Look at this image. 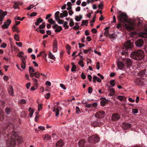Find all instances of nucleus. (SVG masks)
<instances>
[{
  "mask_svg": "<svg viewBox=\"0 0 147 147\" xmlns=\"http://www.w3.org/2000/svg\"><path fill=\"white\" fill-rule=\"evenodd\" d=\"M128 18L126 14L122 13L119 14L118 16L119 20L122 22H125L126 23L125 24V28L129 30H133L135 29L136 26V24L133 22H129L127 20Z\"/></svg>",
  "mask_w": 147,
  "mask_h": 147,
  "instance_id": "nucleus-1",
  "label": "nucleus"
},
{
  "mask_svg": "<svg viewBox=\"0 0 147 147\" xmlns=\"http://www.w3.org/2000/svg\"><path fill=\"white\" fill-rule=\"evenodd\" d=\"M130 55L131 58L137 60H141L144 57V52L141 50L134 51L131 53Z\"/></svg>",
  "mask_w": 147,
  "mask_h": 147,
  "instance_id": "nucleus-2",
  "label": "nucleus"
},
{
  "mask_svg": "<svg viewBox=\"0 0 147 147\" xmlns=\"http://www.w3.org/2000/svg\"><path fill=\"white\" fill-rule=\"evenodd\" d=\"M133 45V44L130 40H128L126 41L122 49L121 54L123 55H126L128 53V50L132 48Z\"/></svg>",
  "mask_w": 147,
  "mask_h": 147,
  "instance_id": "nucleus-3",
  "label": "nucleus"
},
{
  "mask_svg": "<svg viewBox=\"0 0 147 147\" xmlns=\"http://www.w3.org/2000/svg\"><path fill=\"white\" fill-rule=\"evenodd\" d=\"M24 53L22 52H20L19 54L17 55V56L21 58V61H22V62L21 64V67L23 69H24L26 68V58H27V57L26 56H25V57H23L22 55Z\"/></svg>",
  "mask_w": 147,
  "mask_h": 147,
  "instance_id": "nucleus-4",
  "label": "nucleus"
},
{
  "mask_svg": "<svg viewBox=\"0 0 147 147\" xmlns=\"http://www.w3.org/2000/svg\"><path fill=\"white\" fill-rule=\"evenodd\" d=\"M100 138L97 135H92L88 138V142L90 143H94L98 142Z\"/></svg>",
  "mask_w": 147,
  "mask_h": 147,
  "instance_id": "nucleus-5",
  "label": "nucleus"
},
{
  "mask_svg": "<svg viewBox=\"0 0 147 147\" xmlns=\"http://www.w3.org/2000/svg\"><path fill=\"white\" fill-rule=\"evenodd\" d=\"M7 146L8 147H13L16 145V142L14 139L12 138L7 141Z\"/></svg>",
  "mask_w": 147,
  "mask_h": 147,
  "instance_id": "nucleus-6",
  "label": "nucleus"
},
{
  "mask_svg": "<svg viewBox=\"0 0 147 147\" xmlns=\"http://www.w3.org/2000/svg\"><path fill=\"white\" fill-rule=\"evenodd\" d=\"M100 119H97L95 121L91 123V125L94 127H96L101 126L103 124V123L100 120Z\"/></svg>",
  "mask_w": 147,
  "mask_h": 147,
  "instance_id": "nucleus-7",
  "label": "nucleus"
},
{
  "mask_svg": "<svg viewBox=\"0 0 147 147\" xmlns=\"http://www.w3.org/2000/svg\"><path fill=\"white\" fill-rule=\"evenodd\" d=\"M105 114V112L103 111H100L96 113L95 115V116L98 119H100L104 117V115Z\"/></svg>",
  "mask_w": 147,
  "mask_h": 147,
  "instance_id": "nucleus-8",
  "label": "nucleus"
},
{
  "mask_svg": "<svg viewBox=\"0 0 147 147\" xmlns=\"http://www.w3.org/2000/svg\"><path fill=\"white\" fill-rule=\"evenodd\" d=\"M144 43V41L142 39H138L135 42V44L137 47L140 48L143 46Z\"/></svg>",
  "mask_w": 147,
  "mask_h": 147,
  "instance_id": "nucleus-9",
  "label": "nucleus"
},
{
  "mask_svg": "<svg viewBox=\"0 0 147 147\" xmlns=\"http://www.w3.org/2000/svg\"><path fill=\"white\" fill-rule=\"evenodd\" d=\"M11 20L9 19H8L6 22H4V24L2 26L1 28L3 29L8 28L9 27V26L11 23Z\"/></svg>",
  "mask_w": 147,
  "mask_h": 147,
  "instance_id": "nucleus-10",
  "label": "nucleus"
},
{
  "mask_svg": "<svg viewBox=\"0 0 147 147\" xmlns=\"http://www.w3.org/2000/svg\"><path fill=\"white\" fill-rule=\"evenodd\" d=\"M62 108L59 106H58L57 107H54L53 109V111L55 112V116H57L59 114V112L62 110Z\"/></svg>",
  "mask_w": 147,
  "mask_h": 147,
  "instance_id": "nucleus-11",
  "label": "nucleus"
},
{
  "mask_svg": "<svg viewBox=\"0 0 147 147\" xmlns=\"http://www.w3.org/2000/svg\"><path fill=\"white\" fill-rule=\"evenodd\" d=\"M125 64L127 66H131L132 64V60L130 59H125L123 61Z\"/></svg>",
  "mask_w": 147,
  "mask_h": 147,
  "instance_id": "nucleus-12",
  "label": "nucleus"
},
{
  "mask_svg": "<svg viewBox=\"0 0 147 147\" xmlns=\"http://www.w3.org/2000/svg\"><path fill=\"white\" fill-rule=\"evenodd\" d=\"M120 118V115L116 113H114L112 114L111 119L113 121H117Z\"/></svg>",
  "mask_w": 147,
  "mask_h": 147,
  "instance_id": "nucleus-13",
  "label": "nucleus"
},
{
  "mask_svg": "<svg viewBox=\"0 0 147 147\" xmlns=\"http://www.w3.org/2000/svg\"><path fill=\"white\" fill-rule=\"evenodd\" d=\"M52 28L55 29L56 32H60L62 30V28L61 26H58L57 24H55L52 26Z\"/></svg>",
  "mask_w": 147,
  "mask_h": 147,
  "instance_id": "nucleus-14",
  "label": "nucleus"
},
{
  "mask_svg": "<svg viewBox=\"0 0 147 147\" xmlns=\"http://www.w3.org/2000/svg\"><path fill=\"white\" fill-rule=\"evenodd\" d=\"M7 14L6 12H4L1 10H0V21L2 22L5 16Z\"/></svg>",
  "mask_w": 147,
  "mask_h": 147,
  "instance_id": "nucleus-15",
  "label": "nucleus"
},
{
  "mask_svg": "<svg viewBox=\"0 0 147 147\" xmlns=\"http://www.w3.org/2000/svg\"><path fill=\"white\" fill-rule=\"evenodd\" d=\"M131 127V124L129 123L124 122L122 123V127L125 130L128 129Z\"/></svg>",
  "mask_w": 147,
  "mask_h": 147,
  "instance_id": "nucleus-16",
  "label": "nucleus"
},
{
  "mask_svg": "<svg viewBox=\"0 0 147 147\" xmlns=\"http://www.w3.org/2000/svg\"><path fill=\"white\" fill-rule=\"evenodd\" d=\"M134 82L136 85L139 86H143L144 84L143 82L141 81L140 79H137L135 80Z\"/></svg>",
  "mask_w": 147,
  "mask_h": 147,
  "instance_id": "nucleus-17",
  "label": "nucleus"
},
{
  "mask_svg": "<svg viewBox=\"0 0 147 147\" xmlns=\"http://www.w3.org/2000/svg\"><path fill=\"white\" fill-rule=\"evenodd\" d=\"M85 140L83 139L79 142V147H86L85 146ZM86 147H88L86 146Z\"/></svg>",
  "mask_w": 147,
  "mask_h": 147,
  "instance_id": "nucleus-18",
  "label": "nucleus"
},
{
  "mask_svg": "<svg viewBox=\"0 0 147 147\" xmlns=\"http://www.w3.org/2000/svg\"><path fill=\"white\" fill-rule=\"evenodd\" d=\"M117 65L118 68L120 69H122L124 67V64L121 61H119L117 63Z\"/></svg>",
  "mask_w": 147,
  "mask_h": 147,
  "instance_id": "nucleus-19",
  "label": "nucleus"
},
{
  "mask_svg": "<svg viewBox=\"0 0 147 147\" xmlns=\"http://www.w3.org/2000/svg\"><path fill=\"white\" fill-rule=\"evenodd\" d=\"M102 98L103 100L100 102V104L103 107L105 105L106 103L108 102V100L105 98Z\"/></svg>",
  "mask_w": 147,
  "mask_h": 147,
  "instance_id": "nucleus-20",
  "label": "nucleus"
},
{
  "mask_svg": "<svg viewBox=\"0 0 147 147\" xmlns=\"http://www.w3.org/2000/svg\"><path fill=\"white\" fill-rule=\"evenodd\" d=\"M62 13H61L60 14V17L63 18V17H66L68 15V13L66 11H62Z\"/></svg>",
  "mask_w": 147,
  "mask_h": 147,
  "instance_id": "nucleus-21",
  "label": "nucleus"
},
{
  "mask_svg": "<svg viewBox=\"0 0 147 147\" xmlns=\"http://www.w3.org/2000/svg\"><path fill=\"white\" fill-rule=\"evenodd\" d=\"M8 92L9 94L12 96H13V90L12 87L11 86H10L8 89Z\"/></svg>",
  "mask_w": 147,
  "mask_h": 147,
  "instance_id": "nucleus-22",
  "label": "nucleus"
},
{
  "mask_svg": "<svg viewBox=\"0 0 147 147\" xmlns=\"http://www.w3.org/2000/svg\"><path fill=\"white\" fill-rule=\"evenodd\" d=\"M64 145L63 142L62 140L58 141L56 144V146L57 147H60L63 146Z\"/></svg>",
  "mask_w": 147,
  "mask_h": 147,
  "instance_id": "nucleus-23",
  "label": "nucleus"
},
{
  "mask_svg": "<svg viewBox=\"0 0 147 147\" xmlns=\"http://www.w3.org/2000/svg\"><path fill=\"white\" fill-rule=\"evenodd\" d=\"M71 2H68L67 3V5L68 6V7L67 8V9L68 10H70L71 8V6L72 5L71 3H74V0H71Z\"/></svg>",
  "mask_w": 147,
  "mask_h": 147,
  "instance_id": "nucleus-24",
  "label": "nucleus"
},
{
  "mask_svg": "<svg viewBox=\"0 0 147 147\" xmlns=\"http://www.w3.org/2000/svg\"><path fill=\"white\" fill-rule=\"evenodd\" d=\"M53 49L54 52H56L57 51V45L56 41L54 42L53 46Z\"/></svg>",
  "mask_w": 147,
  "mask_h": 147,
  "instance_id": "nucleus-25",
  "label": "nucleus"
},
{
  "mask_svg": "<svg viewBox=\"0 0 147 147\" xmlns=\"http://www.w3.org/2000/svg\"><path fill=\"white\" fill-rule=\"evenodd\" d=\"M109 28V27H107L105 29V31L104 32V35L106 36H109L110 35L108 31V29Z\"/></svg>",
  "mask_w": 147,
  "mask_h": 147,
  "instance_id": "nucleus-26",
  "label": "nucleus"
},
{
  "mask_svg": "<svg viewBox=\"0 0 147 147\" xmlns=\"http://www.w3.org/2000/svg\"><path fill=\"white\" fill-rule=\"evenodd\" d=\"M43 20L39 18L37 20L36 22L35 23V24L36 26H38L39 24L43 22Z\"/></svg>",
  "mask_w": 147,
  "mask_h": 147,
  "instance_id": "nucleus-27",
  "label": "nucleus"
},
{
  "mask_svg": "<svg viewBox=\"0 0 147 147\" xmlns=\"http://www.w3.org/2000/svg\"><path fill=\"white\" fill-rule=\"evenodd\" d=\"M88 23V20H83L82 21V24L81 25V26H87Z\"/></svg>",
  "mask_w": 147,
  "mask_h": 147,
  "instance_id": "nucleus-28",
  "label": "nucleus"
},
{
  "mask_svg": "<svg viewBox=\"0 0 147 147\" xmlns=\"http://www.w3.org/2000/svg\"><path fill=\"white\" fill-rule=\"evenodd\" d=\"M117 98L121 101L123 100L125 101L126 99L125 97L121 96H117Z\"/></svg>",
  "mask_w": 147,
  "mask_h": 147,
  "instance_id": "nucleus-29",
  "label": "nucleus"
},
{
  "mask_svg": "<svg viewBox=\"0 0 147 147\" xmlns=\"http://www.w3.org/2000/svg\"><path fill=\"white\" fill-rule=\"evenodd\" d=\"M82 18V15H80L79 16H75V20L76 21L78 22L80 21L81 19Z\"/></svg>",
  "mask_w": 147,
  "mask_h": 147,
  "instance_id": "nucleus-30",
  "label": "nucleus"
},
{
  "mask_svg": "<svg viewBox=\"0 0 147 147\" xmlns=\"http://www.w3.org/2000/svg\"><path fill=\"white\" fill-rule=\"evenodd\" d=\"M92 51V50L91 49V48H90L87 50L85 49L83 50V52L85 53H91Z\"/></svg>",
  "mask_w": 147,
  "mask_h": 147,
  "instance_id": "nucleus-31",
  "label": "nucleus"
},
{
  "mask_svg": "<svg viewBox=\"0 0 147 147\" xmlns=\"http://www.w3.org/2000/svg\"><path fill=\"white\" fill-rule=\"evenodd\" d=\"M49 57L50 59L53 60H54L55 58V57L54 56V55H53L51 52H49Z\"/></svg>",
  "mask_w": 147,
  "mask_h": 147,
  "instance_id": "nucleus-32",
  "label": "nucleus"
},
{
  "mask_svg": "<svg viewBox=\"0 0 147 147\" xmlns=\"http://www.w3.org/2000/svg\"><path fill=\"white\" fill-rule=\"evenodd\" d=\"M66 48L67 53L69 55L70 54L71 47L69 45H66Z\"/></svg>",
  "mask_w": 147,
  "mask_h": 147,
  "instance_id": "nucleus-33",
  "label": "nucleus"
},
{
  "mask_svg": "<svg viewBox=\"0 0 147 147\" xmlns=\"http://www.w3.org/2000/svg\"><path fill=\"white\" fill-rule=\"evenodd\" d=\"M29 111L30 112V117H32V115L33 114V113L34 112V111L33 109H31V107H29L28 109Z\"/></svg>",
  "mask_w": 147,
  "mask_h": 147,
  "instance_id": "nucleus-34",
  "label": "nucleus"
},
{
  "mask_svg": "<svg viewBox=\"0 0 147 147\" xmlns=\"http://www.w3.org/2000/svg\"><path fill=\"white\" fill-rule=\"evenodd\" d=\"M26 102V100L24 99H21L18 101V102L20 104H24Z\"/></svg>",
  "mask_w": 147,
  "mask_h": 147,
  "instance_id": "nucleus-35",
  "label": "nucleus"
},
{
  "mask_svg": "<svg viewBox=\"0 0 147 147\" xmlns=\"http://www.w3.org/2000/svg\"><path fill=\"white\" fill-rule=\"evenodd\" d=\"M51 138V136L47 134L45 135L43 137V139L47 140H49Z\"/></svg>",
  "mask_w": 147,
  "mask_h": 147,
  "instance_id": "nucleus-36",
  "label": "nucleus"
},
{
  "mask_svg": "<svg viewBox=\"0 0 147 147\" xmlns=\"http://www.w3.org/2000/svg\"><path fill=\"white\" fill-rule=\"evenodd\" d=\"M32 80L34 81V84L35 86H36V88H38V82L37 80L35 78H33Z\"/></svg>",
  "mask_w": 147,
  "mask_h": 147,
  "instance_id": "nucleus-37",
  "label": "nucleus"
},
{
  "mask_svg": "<svg viewBox=\"0 0 147 147\" xmlns=\"http://www.w3.org/2000/svg\"><path fill=\"white\" fill-rule=\"evenodd\" d=\"M48 22L49 23L52 24L54 25L55 24V22L53 20L52 18H50L48 20Z\"/></svg>",
  "mask_w": 147,
  "mask_h": 147,
  "instance_id": "nucleus-38",
  "label": "nucleus"
},
{
  "mask_svg": "<svg viewBox=\"0 0 147 147\" xmlns=\"http://www.w3.org/2000/svg\"><path fill=\"white\" fill-rule=\"evenodd\" d=\"M110 38H112L113 39H115L116 36V35L114 33L110 34L109 36Z\"/></svg>",
  "mask_w": 147,
  "mask_h": 147,
  "instance_id": "nucleus-39",
  "label": "nucleus"
},
{
  "mask_svg": "<svg viewBox=\"0 0 147 147\" xmlns=\"http://www.w3.org/2000/svg\"><path fill=\"white\" fill-rule=\"evenodd\" d=\"M14 38L17 41H19V37L17 34H15L14 35Z\"/></svg>",
  "mask_w": 147,
  "mask_h": 147,
  "instance_id": "nucleus-40",
  "label": "nucleus"
},
{
  "mask_svg": "<svg viewBox=\"0 0 147 147\" xmlns=\"http://www.w3.org/2000/svg\"><path fill=\"white\" fill-rule=\"evenodd\" d=\"M140 35L142 37L145 38L147 37V33L146 32H142Z\"/></svg>",
  "mask_w": 147,
  "mask_h": 147,
  "instance_id": "nucleus-41",
  "label": "nucleus"
},
{
  "mask_svg": "<svg viewBox=\"0 0 147 147\" xmlns=\"http://www.w3.org/2000/svg\"><path fill=\"white\" fill-rule=\"evenodd\" d=\"M34 77L37 78H38L40 77V74L39 73H38L37 72H35L34 73Z\"/></svg>",
  "mask_w": 147,
  "mask_h": 147,
  "instance_id": "nucleus-42",
  "label": "nucleus"
},
{
  "mask_svg": "<svg viewBox=\"0 0 147 147\" xmlns=\"http://www.w3.org/2000/svg\"><path fill=\"white\" fill-rule=\"evenodd\" d=\"M15 139L18 141V143H22L23 141L22 139L21 138L18 137L15 138Z\"/></svg>",
  "mask_w": 147,
  "mask_h": 147,
  "instance_id": "nucleus-43",
  "label": "nucleus"
},
{
  "mask_svg": "<svg viewBox=\"0 0 147 147\" xmlns=\"http://www.w3.org/2000/svg\"><path fill=\"white\" fill-rule=\"evenodd\" d=\"M29 73H32L34 72L35 70L33 67H29Z\"/></svg>",
  "mask_w": 147,
  "mask_h": 147,
  "instance_id": "nucleus-44",
  "label": "nucleus"
},
{
  "mask_svg": "<svg viewBox=\"0 0 147 147\" xmlns=\"http://www.w3.org/2000/svg\"><path fill=\"white\" fill-rule=\"evenodd\" d=\"M110 91L111 92L110 94L111 96H113L114 95V94L115 93V90L113 88L110 89Z\"/></svg>",
  "mask_w": 147,
  "mask_h": 147,
  "instance_id": "nucleus-45",
  "label": "nucleus"
},
{
  "mask_svg": "<svg viewBox=\"0 0 147 147\" xmlns=\"http://www.w3.org/2000/svg\"><path fill=\"white\" fill-rule=\"evenodd\" d=\"M103 6V2H101L98 5L99 8L101 9H102Z\"/></svg>",
  "mask_w": 147,
  "mask_h": 147,
  "instance_id": "nucleus-46",
  "label": "nucleus"
},
{
  "mask_svg": "<svg viewBox=\"0 0 147 147\" xmlns=\"http://www.w3.org/2000/svg\"><path fill=\"white\" fill-rule=\"evenodd\" d=\"M80 113L81 111L79 108L77 107L76 108V113L77 114H79Z\"/></svg>",
  "mask_w": 147,
  "mask_h": 147,
  "instance_id": "nucleus-47",
  "label": "nucleus"
},
{
  "mask_svg": "<svg viewBox=\"0 0 147 147\" xmlns=\"http://www.w3.org/2000/svg\"><path fill=\"white\" fill-rule=\"evenodd\" d=\"M79 23L76 22L75 23L76 26H74V29L78 30L79 28V26H78Z\"/></svg>",
  "mask_w": 147,
  "mask_h": 147,
  "instance_id": "nucleus-48",
  "label": "nucleus"
},
{
  "mask_svg": "<svg viewBox=\"0 0 147 147\" xmlns=\"http://www.w3.org/2000/svg\"><path fill=\"white\" fill-rule=\"evenodd\" d=\"M45 22H43L41 25L39 26V28H43L45 27Z\"/></svg>",
  "mask_w": 147,
  "mask_h": 147,
  "instance_id": "nucleus-49",
  "label": "nucleus"
},
{
  "mask_svg": "<svg viewBox=\"0 0 147 147\" xmlns=\"http://www.w3.org/2000/svg\"><path fill=\"white\" fill-rule=\"evenodd\" d=\"M38 111H40L41 110L42 108V104H39L38 105Z\"/></svg>",
  "mask_w": 147,
  "mask_h": 147,
  "instance_id": "nucleus-50",
  "label": "nucleus"
},
{
  "mask_svg": "<svg viewBox=\"0 0 147 147\" xmlns=\"http://www.w3.org/2000/svg\"><path fill=\"white\" fill-rule=\"evenodd\" d=\"M115 81L114 80H112L110 81V83L112 87L114 86L115 85Z\"/></svg>",
  "mask_w": 147,
  "mask_h": 147,
  "instance_id": "nucleus-51",
  "label": "nucleus"
},
{
  "mask_svg": "<svg viewBox=\"0 0 147 147\" xmlns=\"http://www.w3.org/2000/svg\"><path fill=\"white\" fill-rule=\"evenodd\" d=\"M16 44L19 47H22V44L21 42H16Z\"/></svg>",
  "mask_w": 147,
  "mask_h": 147,
  "instance_id": "nucleus-52",
  "label": "nucleus"
},
{
  "mask_svg": "<svg viewBox=\"0 0 147 147\" xmlns=\"http://www.w3.org/2000/svg\"><path fill=\"white\" fill-rule=\"evenodd\" d=\"M5 111L7 114H9L10 112V110L9 108H7L5 109Z\"/></svg>",
  "mask_w": 147,
  "mask_h": 147,
  "instance_id": "nucleus-53",
  "label": "nucleus"
},
{
  "mask_svg": "<svg viewBox=\"0 0 147 147\" xmlns=\"http://www.w3.org/2000/svg\"><path fill=\"white\" fill-rule=\"evenodd\" d=\"M132 112L134 113H137L138 112V110L137 109H132Z\"/></svg>",
  "mask_w": 147,
  "mask_h": 147,
  "instance_id": "nucleus-54",
  "label": "nucleus"
},
{
  "mask_svg": "<svg viewBox=\"0 0 147 147\" xmlns=\"http://www.w3.org/2000/svg\"><path fill=\"white\" fill-rule=\"evenodd\" d=\"M98 78V77H97L96 76H94L93 77V82H94V83H96V80H97V79Z\"/></svg>",
  "mask_w": 147,
  "mask_h": 147,
  "instance_id": "nucleus-55",
  "label": "nucleus"
},
{
  "mask_svg": "<svg viewBox=\"0 0 147 147\" xmlns=\"http://www.w3.org/2000/svg\"><path fill=\"white\" fill-rule=\"evenodd\" d=\"M50 94L49 93H48L46 94L45 95V97L47 99H48L50 97Z\"/></svg>",
  "mask_w": 147,
  "mask_h": 147,
  "instance_id": "nucleus-56",
  "label": "nucleus"
},
{
  "mask_svg": "<svg viewBox=\"0 0 147 147\" xmlns=\"http://www.w3.org/2000/svg\"><path fill=\"white\" fill-rule=\"evenodd\" d=\"M38 128L40 130H41L42 131H43L45 130V127L44 126H39L38 127Z\"/></svg>",
  "mask_w": 147,
  "mask_h": 147,
  "instance_id": "nucleus-57",
  "label": "nucleus"
},
{
  "mask_svg": "<svg viewBox=\"0 0 147 147\" xmlns=\"http://www.w3.org/2000/svg\"><path fill=\"white\" fill-rule=\"evenodd\" d=\"M69 25L71 27L72 26L74 25V23L72 19H71L70 20V22L69 23Z\"/></svg>",
  "mask_w": 147,
  "mask_h": 147,
  "instance_id": "nucleus-58",
  "label": "nucleus"
},
{
  "mask_svg": "<svg viewBox=\"0 0 147 147\" xmlns=\"http://www.w3.org/2000/svg\"><path fill=\"white\" fill-rule=\"evenodd\" d=\"M64 21L61 19H59L58 21V23L59 24H63V23Z\"/></svg>",
  "mask_w": 147,
  "mask_h": 147,
  "instance_id": "nucleus-59",
  "label": "nucleus"
},
{
  "mask_svg": "<svg viewBox=\"0 0 147 147\" xmlns=\"http://www.w3.org/2000/svg\"><path fill=\"white\" fill-rule=\"evenodd\" d=\"M7 46V44L5 43H2L1 45V47L2 48H5Z\"/></svg>",
  "mask_w": 147,
  "mask_h": 147,
  "instance_id": "nucleus-60",
  "label": "nucleus"
},
{
  "mask_svg": "<svg viewBox=\"0 0 147 147\" xmlns=\"http://www.w3.org/2000/svg\"><path fill=\"white\" fill-rule=\"evenodd\" d=\"M92 88L91 87H89L88 89V92L90 94L92 93Z\"/></svg>",
  "mask_w": 147,
  "mask_h": 147,
  "instance_id": "nucleus-61",
  "label": "nucleus"
},
{
  "mask_svg": "<svg viewBox=\"0 0 147 147\" xmlns=\"http://www.w3.org/2000/svg\"><path fill=\"white\" fill-rule=\"evenodd\" d=\"M79 64L82 67H83L84 66V64L83 63V61H81L79 62Z\"/></svg>",
  "mask_w": 147,
  "mask_h": 147,
  "instance_id": "nucleus-62",
  "label": "nucleus"
},
{
  "mask_svg": "<svg viewBox=\"0 0 147 147\" xmlns=\"http://www.w3.org/2000/svg\"><path fill=\"white\" fill-rule=\"evenodd\" d=\"M37 14V13L36 12H34L31 13L30 15V17L34 16L36 15Z\"/></svg>",
  "mask_w": 147,
  "mask_h": 147,
  "instance_id": "nucleus-63",
  "label": "nucleus"
},
{
  "mask_svg": "<svg viewBox=\"0 0 147 147\" xmlns=\"http://www.w3.org/2000/svg\"><path fill=\"white\" fill-rule=\"evenodd\" d=\"M91 31L94 33L95 34L97 32L96 29L94 28L92 29L91 30Z\"/></svg>",
  "mask_w": 147,
  "mask_h": 147,
  "instance_id": "nucleus-64",
  "label": "nucleus"
}]
</instances>
